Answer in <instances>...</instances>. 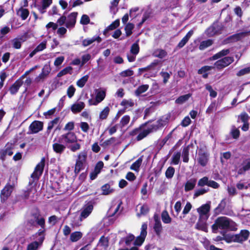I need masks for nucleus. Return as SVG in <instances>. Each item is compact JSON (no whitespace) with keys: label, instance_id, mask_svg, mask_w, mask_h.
Instances as JSON below:
<instances>
[{"label":"nucleus","instance_id":"obj_1","mask_svg":"<svg viewBox=\"0 0 250 250\" xmlns=\"http://www.w3.org/2000/svg\"><path fill=\"white\" fill-rule=\"evenodd\" d=\"M211 229L213 233H217L219 229L229 231H236L237 229V224L231 219L226 217H218L212 225Z\"/></svg>","mask_w":250,"mask_h":250},{"label":"nucleus","instance_id":"obj_2","mask_svg":"<svg viewBox=\"0 0 250 250\" xmlns=\"http://www.w3.org/2000/svg\"><path fill=\"white\" fill-rule=\"evenodd\" d=\"M87 158V153L86 151L83 150L78 154L76 160L75 165L74 172L78 174L80 171L83 169L86 164Z\"/></svg>","mask_w":250,"mask_h":250},{"label":"nucleus","instance_id":"obj_3","mask_svg":"<svg viewBox=\"0 0 250 250\" xmlns=\"http://www.w3.org/2000/svg\"><path fill=\"white\" fill-rule=\"evenodd\" d=\"M234 62L232 57H225L217 61L214 64V68L218 70H221L229 66Z\"/></svg>","mask_w":250,"mask_h":250},{"label":"nucleus","instance_id":"obj_4","mask_svg":"<svg viewBox=\"0 0 250 250\" xmlns=\"http://www.w3.org/2000/svg\"><path fill=\"white\" fill-rule=\"evenodd\" d=\"M44 239V230L39 229L38 233L34 235V241L32 242V250H37L42 245Z\"/></svg>","mask_w":250,"mask_h":250},{"label":"nucleus","instance_id":"obj_5","mask_svg":"<svg viewBox=\"0 0 250 250\" xmlns=\"http://www.w3.org/2000/svg\"><path fill=\"white\" fill-rule=\"evenodd\" d=\"M106 92L104 90H97L95 99H90L88 100L89 105H97L102 102L105 97Z\"/></svg>","mask_w":250,"mask_h":250},{"label":"nucleus","instance_id":"obj_6","mask_svg":"<svg viewBox=\"0 0 250 250\" xmlns=\"http://www.w3.org/2000/svg\"><path fill=\"white\" fill-rule=\"evenodd\" d=\"M210 209V203H207L203 205L197 209L199 215L200 219L208 220L209 216V211Z\"/></svg>","mask_w":250,"mask_h":250},{"label":"nucleus","instance_id":"obj_7","mask_svg":"<svg viewBox=\"0 0 250 250\" xmlns=\"http://www.w3.org/2000/svg\"><path fill=\"white\" fill-rule=\"evenodd\" d=\"M147 224L146 223H143L141 227L140 235L137 237L135 239H134L133 244L135 246H140L142 245L147 235Z\"/></svg>","mask_w":250,"mask_h":250},{"label":"nucleus","instance_id":"obj_8","mask_svg":"<svg viewBox=\"0 0 250 250\" xmlns=\"http://www.w3.org/2000/svg\"><path fill=\"white\" fill-rule=\"evenodd\" d=\"M152 132V129L149 127L144 130L140 128H136L132 131L130 134L132 136L137 135L136 139L137 141H140L146 137L149 133Z\"/></svg>","mask_w":250,"mask_h":250},{"label":"nucleus","instance_id":"obj_9","mask_svg":"<svg viewBox=\"0 0 250 250\" xmlns=\"http://www.w3.org/2000/svg\"><path fill=\"white\" fill-rule=\"evenodd\" d=\"M36 225L40 226L41 227L40 229H43L45 231V219L38 211L34 213L32 219V226L35 227Z\"/></svg>","mask_w":250,"mask_h":250},{"label":"nucleus","instance_id":"obj_10","mask_svg":"<svg viewBox=\"0 0 250 250\" xmlns=\"http://www.w3.org/2000/svg\"><path fill=\"white\" fill-rule=\"evenodd\" d=\"M169 117V115L163 116L158 120L155 124L152 125L150 127L153 132L156 131L165 126L167 124Z\"/></svg>","mask_w":250,"mask_h":250},{"label":"nucleus","instance_id":"obj_11","mask_svg":"<svg viewBox=\"0 0 250 250\" xmlns=\"http://www.w3.org/2000/svg\"><path fill=\"white\" fill-rule=\"evenodd\" d=\"M15 148V145L14 144L8 143L0 152V158L2 160H4L7 155L11 156L13 154V150Z\"/></svg>","mask_w":250,"mask_h":250},{"label":"nucleus","instance_id":"obj_12","mask_svg":"<svg viewBox=\"0 0 250 250\" xmlns=\"http://www.w3.org/2000/svg\"><path fill=\"white\" fill-rule=\"evenodd\" d=\"M45 165V158H42L40 163L36 167L32 173V178L38 180L42 173Z\"/></svg>","mask_w":250,"mask_h":250},{"label":"nucleus","instance_id":"obj_13","mask_svg":"<svg viewBox=\"0 0 250 250\" xmlns=\"http://www.w3.org/2000/svg\"><path fill=\"white\" fill-rule=\"evenodd\" d=\"M64 141L66 144H72L77 142V136L72 132H69L61 135L59 138V142Z\"/></svg>","mask_w":250,"mask_h":250},{"label":"nucleus","instance_id":"obj_14","mask_svg":"<svg viewBox=\"0 0 250 250\" xmlns=\"http://www.w3.org/2000/svg\"><path fill=\"white\" fill-rule=\"evenodd\" d=\"M250 232L247 230H242L240 233L231 236V239L233 241L238 243H241L246 241L248 238Z\"/></svg>","mask_w":250,"mask_h":250},{"label":"nucleus","instance_id":"obj_15","mask_svg":"<svg viewBox=\"0 0 250 250\" xmlns=\"http://www.w3.org/2000/svg\"><path fill=\"white\" fill-rule=\"evenodd\" d=\"M13 190V186L9 184H7L4 188L1 191L0 200L2 203L5 202L8 197L10 196Z\"/></svg>","mask_w":250,"mask_h":250},{"label":"nucleus","instance_id":"obj_16","mask_svg":"<svg viewBox=\"0 0 250 250\" xmlns=\"http://www.w3.org/2000/svg\"><path fill=\"white\" fill-rule=\"evenodd\" d=\"M77 15V12H73L68 15L66 20L65 26L66 28L69 29L74 27Z\"/></svg>","mask_w":250,"mask_h":250},{"label":"nucleus","instance_id":"obj_17","mask_svg":"<svg viewBox=\"0 0 250 250\" xmlns=\"http://www.w3.org/2000/svg\"><path fill=\"white\" fill-rule=\"evenodd\" d=\"M93 209V207L92 205H88L83 207L81 212L80 220L82 221L86 218L91 214Z\"/></svg>","mask_w":250,"mask_h":250},{"label":"nucleus","instance_id":"obj_18","mask_svg":"<svg viewBox=\"0 0 250 250\" xmlns=\"http://www.w3.org/2000/svg\"><path fill=\"white\" fill-rule=\"evenodd\" d=\"M238 174H243L246 171L250 170V159H247L243 161L241 166L237 168Z\"/></svg>","mask_w":250,"mask_h":250},{"label":"nucleus","instance_id":"obj_19","mask_svg":"<svg viewBox=\"0 0 250 250\" xmlns=\"http://www.w3.org/2000/svg\"><path fill=\"white\" fill-rule=\"evenodd\" d=\"M154 220L155 223L153 229L156 234L157 235H160L162 232L163 229L159 216L157 214H155L154 215Z\"/></svg>","mask_w":250,"mask_h":250},{"label":"nucleus","instance_id":"obj_20","mask_svg":"<svg viewBox=\"0 0 250 250\" xmlns=\"http://www.w3.org/2000/svg\"><path fill=\"white\" fill-rule=\"evenodd\" d=\"M51 71V68L49 64H45L42 69V73L36 79L37 82H40L43 80L49 74Z\"/></svg>","mask_w":250,"mask_h":250},{"label":"nucleus","instance_id":"obj_21","mask_svg":"<svg viewBox=\"0 0 250 250\" xmlns=\"http://www.w3.org/2000/svg\"><path fill=\"white\" fill-rule=\"evenodd\" d=\"M27 33L20 38H15L12 40L13 47L16 49H20L21 47V42L25 41L27 38Z\"/></svg>","mask_w":250,"mask_h":250},{"label":"nucleus","instance_id":"obj_22","mask_svg":"<svg viewBox=\"0 0 250 250\" xmlns=\"http://www.w3.org/2000/svg\"><path fill=\"white\" fill-rule=\"evenodd\" d=\"M85 107V104L83 102L79 101L73 104L71 110L74 113L81 112Z\"/></svg>","mask_w":250,"mask_h":250},{"label":"nucleus","instance_id":"obj_23","mask_svg":"<svg viewBox=\"0 0 250 250\" xmlns=\"http://www.w3.org/2000/svg\"><path fill=\"white\" fill-rule=\"evenodd\" d=\"M208 153L200 151L199 152L198 163L202 166H205L208 162Z\"/></svg>","mask_w":250,"mask_h":250},{"label":"nucleus","instance_id":"obj_24","mask_svg":"<svg viewBox=\"0 0 250 250\" xmlns=\"http://www.w3.org/2000/svg\"><path fill=\"white\" fill-rule=\"evenodd\" d=\"M61 142H59V140L58 142L54 143L52 145V147L53 150L57 153L61 154H62L64 150L66 148V146L65 145L61 144L60 143Z\"/></svg>","mask_w":250,"mask_h":250},{"label":"nucleus","instance_id":"obj_25","mask_svg":"<svg viewBox=\"0 0 250 250\" xmlns=\"http://www.w3.org/2000/svg\"><path fill=\"white\" fill-rule=\"evenodd\" d=\"M230 53L229 49H224L217 53L216 54L213 55L210 58V60H216L218 59L221 58L222 57H227Z\"/></svg>","mask_w":250,"mask_h":250},{"label":"nucleus","instance_id":"obj_26","mask_svg":"<svg viewBox=\"0 0 250 250\" xmlns=\"http://www.w3.org/2000/svg\"><path fill=\"white\" fill-rule=\"evenodd\" d=\"M250 34V31H244L234 34L230 37L232 41L235 42L240 40Z\"/></svg>","mask_w":250,"mask_h":250},{"label":"nucleus","instance_id":"obj_27","mask_svg":"<svg viewBox=\"0 0 250 250\" xmlns=\"http://www.w3.org/2000/svg\"><path fill=\"white\" fill-rule=\"evenodd\" d=\"M207 220L200 219V218H199V220L195 226L196 229L207 232L208 227L206 223Z\"/></svg>","mask_w":250,"mask_h":250},{"label":"nucleus","instance_id":"obj_28","mask_svg":"<svg viewBox=\"0 0 250 250\" xmlns=\"http://www.w3.org/2000/svg\"><path fill=\"white\" fill-rule=\"evenodd\" d=\"M22 85V82L21 80L16 81L10 87L9 91L12 95H14L18 91L20 87Z\"/></svg>","mask_w":250,"mask_h":250},{"label":"nucleus","instance_id":"obj_29","mask_svg":"<svg viewBox=\"0 0 250 250\" xmlns=\"http://www.w3.org/2000/svg\"><path fill=\"white\" fill-rule=\"evenodd\" d=\"M193 34V31L190 30L187 35L182 39V40L179 42L177 47L179 48H182L188 42L189 38Z\"/></svg>","mask_w":250,"mask_h":250},{"label":"nucleus","instance_id":"obj_30","mask_svg":"<svg viewBox=\"0 0 250 250\" xmlns=\"http://www.w3.org/2000/svg\"><path fill=\"white\" fill-rule=\"evenodd\" d=\"M43 128V123L35 121L32 122V133H36Z\"/></svg>","mask_w":250,"mask_h":250},{"label":"nucleus","instance_id":"obj_31","mask_svg":"<svg viewBox=\"0 0 250 250\" xmlns=\"http://www.w3.org/2000/svg\"><path fill=\"white\" fill-rule=\"evenodd\" d=\"M196 183V179L195 178H191L188 180L185 186V190L186 191H188L193 189Z\"/></svg>","mask_w":250,"mask_h":250},{"label":"nucleus","instance_id":"obj_32","mask_svg":"<svg viewBox=\"0 0 250 250\" xmlns=\"http://www.w3.org/2000/svg\"><path fill=\"white\" fill-rule=\"evenodd\" d=\"M19 80H21V81L22 84H24L26 89L30 87L31 84V78L29 76L27 77V75L26 74L23 75L21 79Z\"/></svg>","mask_w":250,"mask_h":250},{"label":"nucleus","instance_id":"obj_33","mask_svg":"<svg viewBox=\"0 0 250 250\" xmlns=\"http://www.w3.org/2000/svg\"><path fill=\"white\" fill-rule=\"evenodd\" d=\"M29 12L28 10L26 9L23 8L22 7L20 8L17 11V15L21 17L22 20H25L27 17L28 16Z\"/></svg>","mask_w":250,"mask_h":250},{"label":"nucleus","instance_id":"obj_34","mask_svg":"<svg viewBox=\"0 0 250 250\" xmlns=\"http://www.w3.org/2000/svg\"><path fill=\"white\" fill-rule=\"evenodd\" d=\"M110 108L108 106L105 107L99 114V119L104 120L107 118L110 112Z\"/></svg>","mask_w":250,"mask_h":250},{"label":"nucleus","instance_id":"obj_35","mask_svg":"<svg viewBox=\"0 0 250 250\" xmlns=\"http://www.w3.org/2000/svg\"><path fill=\"white\" fill-rule=\"evenodd\" d=\"M167 55V52L162 49H157L154 50L153 56L160 59H163Z\"/></svg>","mask_w":250,"mask_h":250},{"label":"nucleus","instance_id":"obj_36","mask_svg":"<svg viewBox=\"0 0 250 250\" xmlns=\"http://www.w3.org/2000/svg\"><path fill=\"white\" fill-rule=\"evenodd\" d=\"M142 161L143 157L142 156L132 164L130 167V169L136 171H138L139 170V168L142 163Z\"/></svg>","mask_w":250,"mask_h":250},{"label":"nucleus","instance_id":"obj_37","mask_svg":"<svg viewBox=\"0 0 250 250\" xmlns=\"http://www.w3.org/2000/svg\"><path fill=\"white\" fill-rule=\"evenodd\" d=\"M149 85L148 84H143L139 86L135 91V94L137 96H139L141 94L144 93L148 90Z\"/></svg>","mask_w":250,"mask_h":250},{"label":"nucleus","instance_id":"obj_38","mask_svg":"<svg viewBox=\"0 0 250 250\" xmlns=\"http://www.w3.org/2000/svg\"><path fill=\"white\" fill-rule=\"evenodd\" d=\"M159 63V61L158 60H155L153 62H152L150 65L141 68L139 69V72L140 74H141L142 72L145 71H147L151 69H152L154 67L157 65Z\"/></svg>","mask_w":250,"mask_h":250},{"label":"nucleus","instance_id":"obj_39","mask_svg":"<svg viewBox=\"0 0 250 250\" xmlns=\"http://www.w3.org/2000/svg\"><path fill=\"white\" fill-rule=\"evenodd\" d=\"M83 236V233L80 231H75L70 235V239L72 242H77Z\"/></svg>","mask_w":250,"mask_h":250},{"label":"nucleus","instance_id":"obj_40","mask_svg":"<svg viewBox=\"0 0 250 250\" xmlns=\"http://www.w3.org/2000/svg\"><path fill=\"white\" fill-rule=\"evenodd\" d=\"M121 202L118 204L117 206L115 207L114 206H112L108 211V214L110 216H113L117 214V213L119 211V210L120 208V206L121 205Z\"/></svg>","mask_w":250,"mask_h":250},{"label":"nucleus","instance_id":"obj_41","mask_svg":"<svg viewBox=\"0 0 250 250\" xmlns=\"http://www.w3.org/2000/svg\"><path fill=\"white\" fill-rule=\"evenodd\" d=\"M121 105L123 106L125 109H126L129 107H131L134 106V103L133 100H125L124 99L122 101L121 103Z\"/></svg>","mask_w":250,"mask_h":250},{"label":"nucleus","instance_id":"obj_42","mask_svg":"<svg viewBox=\"0 0 250 250\" xmlns=\"http://www.w3.org/2000/svg\"><path fill=\"white\" fill-rule=\"evenodd\" d=\"M130 118L128 115L124 116L121 119L119 125L121 128L126 125L130 121Z\"/></svg>","mask_w":250,"mask_h":250},{"label":"nucleus","instance_id":"obj_43","mask_svg":"<svg viewBox=\"0 0 250 250\" xmlns=\"http://www.w3.org/2000/svg\"><path fill=\"white\" fill-rule=\"evenodd\" d=\"M134 28V25L131 23H128L125 27V34L126 37L130 36L132 33V30Z\"/></svg>","mask_w":250,"mask_h":250},{"label":"nucleus","instance_id":"obj_44","mask_svg":"<svg viewBox=\"0 0 250 250\" xmlns=\"http://www.w3.org/2000/svg\"><path fill=\"white\" fill-rule=\"evenodd\" d=\"M190 97L191 94H190L180 96L178 99L176 100L175 103L178 104H182L188 101Z\"/></svg>","mask_w":250,"mask_h":250},{"label":"nucleus","instance_id":"obj_45","mask_svg":"<svg viewBox=\"0 0 250 250\" xmlns=\"http://www.w3.org/2000/svg\"><path fill=\"white\" fill-rule=\"evenodd\" d=\"M46 42L43 41L41 42L38 46L32 51V56L35 55L36 53L43 50L46 48Z\"/></svg>","mask_w":250,"mask_h":250},{"label":"nucleus","instance_id":"obj_46","mask_svg":"<svg viewBox=\"0 0 250 250\" xmlns=\"http://www.w3.org/2000/svg\"><path fill=\"white\" fill-rule=\"evenodd\" d=\"M88 78L89 76L87 75H85L81 78L77 82V86L81 88L83 87L84 86L85 83L88 81Z\"/></svg>","mask_w":250,"mask_h":250},{"label":"nucleus","instance_id":"obj_47","mask_svg":"<svg viewBox=\"0 0 250 250\" xmlns=\"http://www.w3.org/2000/svg\"><path fill=\"white\" fill-rule=\"evenodd\" d=\"M72 67L71 66H67L61 70L60 72L57 74V76L58 77H61L63 75H65L67 74H71L72 71Z\"/></svg>","mask_w":250,"mask_h":250},{"label":"nucleus","instance_id":"obj_48","mask_svg":"<svg viewBox=\"0 0 250 250\" xmlns=\"http://www.w3.org/2000/svg\"><path fill=\"white\" fill-rule=\"evenodd\" d=\"M103 194L107 195L113 192V189L110 188L108 184H105L102 187Z\"/></svg>","mask_w":250,"mask_h":250},{"label":"nucleus","instance_id":"obj_49","mask_svg":"<svg viewBox=\"0 0 250 250\" xmlns=\"http://www.w3.org/2000/svg\"><path fill=\"white\" fill-rule=\"evenodd\" d=\"M212 44V41L211 40L203 41L199 45V49L201 50H204L205 48L210 46Z\"/></svg>","mask_w":250,"mask_h":250},{"label":"nucleus","instance_id":"obj_50","mask_svg":"<svg viewBox=\"0 0 250 250\" xmlns=\"http://www.w3.org/2000/svg\"><path fill=\"white\" fill-rule=\"evenodd\" d=\"M52 3V0H42V7L40 10L42 13L45 12V9L49 7Z\"/></svg>","mask_w":250,"mask_h":250},{"label":"nucleus","instance_id":"obj_51","mask_svg":"<svg viewBox=\"0 0 250 250\" xmlns=\"http://www.w3.org/2000/svg\"><path fill=\"white\" fill-rule=\"evenodd\" d=\"M134 239L135 236L133 234H129L125 238L122 239L121 242L124 240L126 245L129 246L131 245V243L134 241Z\"/></svg>","mask_w":250,"mask_h":250},{"label":"nucleus","instance_id":"obj_52","mask_svg":"<svg viewBox=\"0 0 250 250\" xmlns=\"http://www.w3.org/2000/svg\"><path fill=\"white\" fill-rule=\"evenodd\" d=\"M162 219L163 222L166 224L170 223L171 221V218L166 211H164L162 212Z\"/></svg>","mask_w":250,"mask_h":250},{"label":"nucleus","instance_id":"obj_53","mask_svg":"<svg viewBox=\"0 0 250 250\" xmlns=\"http://www.w3.org/2000/svg\"><path fill=\"white\" fill-rule=\"evenodd\" d=\"M189 148L188 146L183 148L182 152L183 160L184 162L187 163L188 161Z\"/></svg>","mask_w":250,"mask_h":250},{"label":"nucleus","instance_id":"obj_54","mask_svg":"<svg viewBox=\"0 0 250 250\" xmlns=\"http://www.w3.org/2000/svg\"><path fill=\"white\" fill-rule=\"evenodd\" d=\"M99 246L106 248L108 246V240L107 238L103 236L101 238L99 242Z\"/></svg>","mask_w":250,"mask_h":250},{"label":"nucleus","instance_id":"obj_55","mask_svg":"<svg viewBox=\"0 0 250 250\" xmlns=\"http://www.w3.org/2000/svg\"><path fill=\"white\" fill-rule=\"evenodd\" d=\"M138 42V41L133 43L131 47V53L134 55H136L139 52V46Z\"/></svg>","mask_w":250,"mask_h":250},{"label":"nucleus","instance_id":"obj_56","mask_svg":"<svg viewBox=\"0 0 250 250\" xmlns=\"http://www.w3.org/2000/svg\"><path fill=\"white\" fill-rule=\"evenodd\" d=\"M181 157V153L179 152H177L176 153H175L172 157V164L174 165H177L178 164L180 159Z\"/></svg>","mask_w":250,"mask_h":250},{"label":"nucleus","instance_id":"obj_57","mask_svg":"<svg viewBox=\"0 0 250 250\" xmlns=\"http://www.w3.org/2000/svg\"><path fill=\"white\" fill-rule=\"evenodd\" d=\"M213 68H214V66L206 65V66H203L200 69H199L198 71V73L199 74L206 73L208 71Z\"/></svg>","mask_w":250,"mask_h":250},{"label":"nucleus","instance_id":"obj_58","mask_svg":"<svg viewBox=\"0 0 250 250\" xmlns=\"http://www.w3.org/2000/svg\"><path fill=\"white\" fill-rule=\"evenodd\" d=\"M174 172L175 169L173 167H168L165 173L166 177L168 179L171 178L173 177Z\"/></svg>","mask_w":250,"mask_h":250},{"label":"nucleus","instance_id":"obj_59","mask_svg":"<svg viewBox=\"0 0 250 250\" xmlns=\"http://www.w3.org/2000/svg\"><path fill=\"white\" fill-rule=\"evenodd\" d=\"M250 73V66L243 68L237 73V76H241Z\"/></svg>","mask_w":250,"mask_h":250},{"label":"nucleus","instance_id":"obj_60","mask_svg":"<svg viewBox=\"0 0 250 250\" xmlns=\"http://www.w3.org/2000/svg\"><path fill=\"white\" fill-rule=\"evenodd\" d=\"M59 120L60 118L57 117L50 122L48 125L47 130H50L51 129H52L54 126L58 123Z\"/></svg>","mask_w":250,"mask_h":250},{"label":"nucleus","instance_id":"obj_61","mask_svg":"<svg viewBox=\"0 0 250 250\" xmlns=\"http://www.w3.org/2000/svg\"><path fill=\"white\" fill-rule=\"evenodd\" d=\"M120 25V20L117 19L107 26L108 29L112 30L117 28Z\"/></svg>","mask_w":250,"mask_h":250},{"label":"nucleus","instance_id":"obj_62","mask_svg":"<svg viewBox=\"0 0 250 250\" xmlns=\"http://www.w3.org/2000/svg\"><path fill=\"white\" fill-rule=\"evenodd\" d=\"M94 42H95V39L92 38H87L83 41L82 44L83 46L86 47L93 43Z\"/></svg>","mask_w":250,"mask_h":250},{"label":"nucleus","instance_id":"obj_63","mask_svg":"<svg viewBox=\"0 0 250 250\" xmlns=\"http://www.w3.org/2000/svg\"><path fill=\"white\" fill-rule=\"evenodd\" d=\"M90 22V19L89 17L86 15H83L82 16L80 23L83 25H86Z\"/></svg>","mask_w":250,"mask_h":250},{"label":"nucleus","instance_id":"obj_64","mask_svg":"<svg viewBox=\"0 0 250 250\" xmlns=\"http://www.w3.org/2000/svg\"><path fill=\"white\" fill-rule=\"evenodd\" d=\"M207 35L211 37L214 35L216 33V30H215V28L214 26H212L209 27L206 31Z\"/></svg>","mask_w":250,"mask_h":250}]
</instances>
